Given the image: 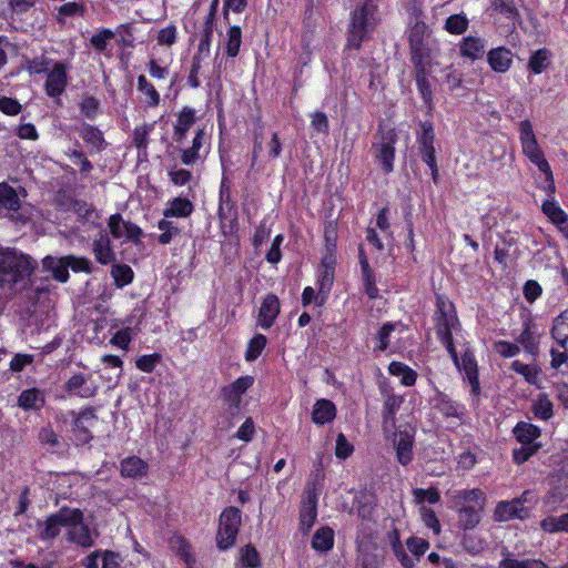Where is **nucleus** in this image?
Returning a JSON list of instances; mask_svg holds the SVG:
<instances>
[{
	"label": "nucleus",
	"mask_w": 568,
	"mask_h": 568,
	"mask_svg": "<svg viewBox=\"0 0 568 568\" xmlns=\"http://www.w3.org/2000/svg\"><path fill=\"white\" fill-rule=\"evenodd\" d=\"M20 206V193L8 183H0V214L14 219Z\"/></svg>",
	"instance_id": "nucleus-14"
},
{
	"label": "nucleus",
	"mask_w": 568,
	"mask_h": 568,
	"mask_svg": "<svg viewBox=\"0 0 568 568\" xmlns=\"http://www.w3.org/2000/svg\"><path fill=\"white\" fill-rule=\"evenodd\" d=\"M148 464L138 456H131L121 462V476L128 478H140L146 475Z\"/></svg>",
	"instance_id": "nucleus-30"
},
{
	"label": "nucleus",
	"mask_w": 568,
	"mask_h": 568,
	"mask_svg": "<svg viewBox=\"0 0 568 568\" xmlns=\"http://www.w3.org/2000/svg\"><path fill=\"white\" fill-rule=\"evenodd\" d=\"M396 133L393 130L382 132L379 141L373 144L376 161L382 165L385 173L394 169Z\"/></svg>",
	"instance_id": "nucleus-8"
},
{
	"label": "nucleus",
	"mask_w": 568,
	"mask_h": 568,
	"mask_svg": "<svg viewBox=\"0 0 568 568\" xmlns=\"http://www.w3.org/2000/svg\"><path fill=\"white\" fill-rule=\"evenodd\" d=\"M111 275L118 287H124L130 284L133 280V271L129 265H113Z\"/></svg>",
	"instance_id": "nucleus-54"
},
{
	"label": "nucleus",
	"mask_w": 568,
	"mask_h": 568,
	"mask_svg": "<svg viewBox=\"0 0 568 568\" xmlns=\"http://www.w3.org/2000/svg\"><path fill=\"white\" fill-rule=\"evenodd\" d=\"M334 273L335 272L329 270L320 268L318 296H322V301L320 302V304H323L325 302L331 292V287L334 282Z\"/></svg>",
	"instance_id": "nucleus-58"
},
{
	"label": "nucleus",
	"mask_w": 568,
	"mask_h": 568,
	"mask_svg": "<svg viewBox=\"0 0 568 568\" xmlns=\"http://www.w3.org/2000/svg\"><path fill=\"white\" fill-rule=\"evenodd\" d=\"M414 501L420 507L424 506L425 503L428 504H437L440 500L439 491L436 488L423 489V488H414L413 489Z\"/></svg>",
	"instance_id": "nucleus-53"
},
{
	"label": "nucleus",
	"mask_w": 568,
	"mask_h": 568,
	"mask_svg": "<svg viewBox=\"0 0 568 568\" xmlns=\"http://www.w3.org/2000/svg\"><path fill=\"white\" fill-rule=\"evenodd\" d=\"M481 509H483V507H473V506L459 508V518L466 529L473 528L479 523V520H480L479 513Z\"/></svg>",
	"instance_id": "nucleus-56"
},
{
	"label": "nucleus",
	"mask_w": 568,
	"mask_h": 568,
	"mask_svg": "<svg viewBox=\"0 0 568 568\" xmlns=\"http://www.w3.org/2000/svg\"><path fill=\"white\" fill-rule=\"evenodd\" d=\"M169 545L171 550L179 555L189 567L194 564L195 559L191 552V547L184 537L174 535L170 538Z\"/></svg>",
	"instance_id": "nucleus-36"
},
{
	"label": "nucleus",
	"mask_w": 568,
	"mask_h": 568,
	"mask_svg": "<svg viewBox=\"0 0 568 568\" xmlns=\"http://www.w3.org/2000/svg\"><path fill=\"white\" fill-rule=\"evenodd\" d=\"M34 263L31 257L13 250H0V285L16 283L18 276L31 273Z\"/></svg>",
	"instance_id": "nucleus-5"
},
{
	"label": "nucleus",
	"mask_w": 568,
	"mask_h": 568,
	"mask_svg": "<svg viewBox=\"0 0 568 568\" xmlns=\"http://www.w3.org/2000/svg\"><path fill=\"white\" fill-rule=\"evenodd\" d=\"M240 559L245 567L257 568L261 559L257 550L252 545H246L240 550Z\"/></svg>",
	"instance_id": "nucleus-59"
},
{
	"label": "nucleus",
	"mask_w": 568,
	"mask_h": 568,
	"mask_svg": "<svg viewBox=\"0 0 568 568\" xmlns=\"http://www.w3.org/2000/svg\"><path fill=\"white\" fill-rule=\"evenodd\" d=\"M70 415L73 417L74 430L83 435L81 437L83 442H88L91 438L89 434V427L93 426L98 419L94 408L88 407L83 409L79 415H75V413L72 410L70 412Z\"/></svg>",
	"instance_id": "nucleus-24"
},
{
	"label": "nucleus",
	"mask_w": 568,
	"mask_h": 568,
	"mask_svg": "<svg viewBox=\"0 0 568 568\" xmlns=\"http://www.w3.org/2000/svg\"><path fill=\"white\" fill-rule=\"evenodd\" d=\"M71 508L62 507L59 511L50 515L45 520L37 523L38 537L43 541L57 538L62 528L67 529L69 523V511Z\"/></svg>",
	"instance_id": "nucleus-9"
},
{
	"label": "nucleus",
	"mask_w": 568,
	"mask_h": 568,
	"mask_svg": "<svg viewBox=\"0 0 568 568\" xmlns=\"http://www.w3.org/2000/svg\"><path fill=\"white\" fill-rule=\"evenodd\" d=\"M138 91L144 94L145 102L149 108H156L160 104V93L156 91L154 85L146 79L145 75L141 74L138 77Z\"/></svg>",
	"instance_id": "nucleus-38"
},
{
	"label": "nucleus",
	"mask_w": 568,
	"mask_h": 568,
	"mask_svg": "<svg viewBox=\"0 0 568 568\" xmlns=\"http://www.w3.org/2000/svg\"><path fill=\"white\" fill-rule=\"evenodd\" d=\"M469 20L465 13L449 16L444 24V29L450 34H463L468 29Z\"/></svg>",
	"instance_id": "nucleus-46"
},
{
	"label": "nucleus",
	"mask_w": 568,
	"mask_h": 568,
	"mask_svg": "<svg viewBox=\"0 0 568 568\" xmlns=\"http://www.w3.org/2000/svg\"><path fill=\"white\" fill-rule=\"evenodd\" d=\"M92 251L97 262L102 265H106L115 261V253L112 248L111 239L106 231L99 232L94 237Z\"/></svg>",
	"instance_id": "nucleus-17"
},
{
	"label": "nucleus",
	"mask_w": 568,
	"mask_h": 568,
	"mask_svg": "<svg viewBox=\"0 0 568 568\" xmlns=\"http://www.w3.org/2000/svg\"><path fill=\"white\" fill-rule=\"evenodd\" d=\"M242 523L241 510L236 507L224 509L220 516V527L216 536L217 546L225 550L231 548L239 532Z\"/></svg>",
	"instance_id": "nucleus-6"
},
{
	"label": "nucleus",
	"mask_w": 568,
	"mask_h": 568,
	"mask_svg": "<svg viewBox=\"0 0 568 568\" xmlns=\"http://www.w3.org/2000/svg\"><path fill=\"white\" fill-rule=\"evenodd\" d=\"M396 456L402 465H408L413 459L414 436L409 432H399L395 439Z\"/></svg>",
	"instance_id": "nucleus-23"
},
{
	"label": "nucleus",
	"mask_w": 568,
	"mask_h": 568,
	"mask_svg": "<svg viewBox=\"0 0 568 568\" xmlns=\"http://www.w3.org/2000/svg\"><path fill=\"white\" fill-rule=\"evenodd\" d=\"M487 61L495 72L504 73L513 63V53L505 47H498L487 53Z\"/></svg>",
	"instance_id": "nucleus-21"
},
{
	"label": "nucleus",
	"mask_w": 568,
	"mask_h": 568,
	"mask_svg": "<svg viewBox=\"0 0 568 568\" xmlns=\"http://www.w3.org/2000/svg\"><path fill=\"white\" fill-rule=\"evenodd\" d=\"M114 36L113 31L103 29L91 37L90 43L95 51L102 52Z\"/></svg>",
	"instance_id": "nucleus-61"
},
{
	"label": "nucleus",
	"mask_w": 568,
	"mask_h": 568,
	"mask_svg": "<svg viewBox=\"0 0 568 568\" xmlns=\"http://www.w3.org/2000/svg\"><path fill=\"white\" fill-rule=\"evenodd\" d=\"M406 546H407L408 550L413 554V556L417 560H419V558L429 548V542L419 537H409L406 541Z\"/></svg>",
	"instance_id": "nucleus-62"
},
{
	"label": "nucleus",
	"mask_w": 568,
	"mask_h": 568,
	"mask_svg": "<svg viewBox=\"0 0 568 568\" xmlns=\"http://www.w3.org/2000/svg\"><path fill=\"white\" fill-rule=\"evenodd\" d=\"M499 568H549L545 562L536 559L518 560L505 558L499 562Z\"/></svg>",
	"instance_id": "nucleus-55"
},
{
	"label": "nucleus",
	"mask_w": 568,
	"mask_h": 568,
	"mask_svg": "<svg viewBox=\"0 0 568 568\" xmlns=\"http://www.w3.org/2000/svg\"><path fill=\"white\" fill-rule=\"evenodd\" d=\"M390 540H392V549H393L396 558L402 564V566L404 568H414L418 560L415 557H409L406 554L404 546L399 540L398 532L396 530L392 532Z\"/></svg>",
	"instance_id": "nucleus-43"
},
{
	"label": "nucleus",
	"mask_w": 568,
	"mask_h": 568,
	"mask_svg": "<svg viewBox=\"0 0 568 568\" xmlns=\"http://www.w3.org/2000/svg\"><path fill=\"white\" fill-rule=\"evenodd\" d=\"M317 499L315 494L308 493L307 497L304 499L301 514L300 521L301 527L306 531L312 528L317 517V508H316Z\"/></svg>",
	"instance_id": "nucleus-32"
},
{
	"label": "nucleus",
	"mask_w": 568,
	"mask_h": 568,
	"mask_svg": "<svg viewBox=\"0 0 568 568\" xmlns=\"http://www.w3.org/2000/svg\"><path fill=\"white\" fill-rule=\"evenodd\" d=\"M541 209L554 224L561 225L565 224L568 220L567 214L561 210V207L554 199L546 200L542 203Z\"/></svg>",
	"instance_id": "nucleus-48"
},
{
	"label": "nucleus",
	"mask_w": 568,
	"mask_h": 568,
	"mask_svg": "<svg viewBox=\"0 0 568 568\" xmlns=\"http://www.w3.org/2000/svg\"><path fill=\"white\" fill-rule=\"evenodd\" d=\"M519 140L523 153L538 168L541 173L545 174L546 180L552 183L554 178L550 165L545 159L544 152L539 148L529 120H524L519 123Z\"/></svg>",
	"instance_id": "nucleus-4"
},
{
	"label": "nucleus",
	"mask_w": 568,
	"mask_h": 568,
	"mask_svg": "<svg viewBox=\"0 0 568 568\" xmlns=\"http://www.w3.org/2000/svg\"><path fill=\"white\" fill-rule=\"evenodd\" d=\"M43 268L48 272H51L52 276L62 283H65L69 278V266L67 265L65 257H53L45 256L42 260Z\"/></svg>",
	"instance_id": "nucleus-31"
},
{
	"label": "nucleus",
	"mask_w": 568,
	"mask_h": 568,
	"mask_svg": "<svg viewBox=\"0 0 568 568\" xmlns=\"http://www.w3.org/2000/svg\"><path fill=\"white\" fill-rule=\"evenodd\" d=\"M436 406L439 412L447 417L460 418L465 410V407L462 404L452 400L446 395H440L438 397Z\"/></svg>",
	"instance_id": "nucleus-41"
},
{
	"label": "nucleus",
	"mask_w": 568,
	"mask_h": 568,
	"mask_svg": "<svg viewBox=\"0 0 568 568\" xmlns=\"http://www.w3.org/2000/svg\"><path fill=\"white\" fill-rule=\"evenodd\" d=\"M195 122V112L193 109L184 108L174 124V140L176 142H182L187 131L192 128Z\"/></svg>",
	"instance_id": "nucleus-33"
},
{
	"label": "nucleus",
	"mask_w": 568,
	"mask_h": 568,
	"mask_svg": "<svg viewBox=\"0 0 568 568\" xmlns=\"http://www.w3.org/2000/svg\"><path fill=\"white\" fill-rule=\"evenodd\" d=\"M254 384L252 376H241L230 385L223 387V398L230 406V408L237 410L242 403L243 394Z\"/></svg>",
	"instance_id": "nucleus-12"
},
{
	"label": "nucleus",
	"mask_w": 568,
	"mask_h": 568,
	"mask_svg": "<svg viewBox=\"0 0 568 568\" xmlns=\"http://www.w3.org/2000/svg\"><path fill=\"white\" fill-rule=\"evenodd\" d=\"M69 514L67 539L82 548L92 547L94 539L90 528L84 524L83 513L78 508H71Z\"/></svg>",
	"instance_id": "nucleus-7"
},
{
	"label": "nucleus",
	"mask_w": 568,
	"mask_h": 568,
	"mask_svg": "<svg viewBox=\"0 0 568 568\" xmlns=\"http://www.w3.org/2000/svg\"><path fill=\"white\" fill-rule=\"evenodd\" d=\"M551 336L560 347L568 351V307L555 317Z\"/></svg>",
	"instance_id": "nucleus-29"
},
{
	"label": "nucleus",
	"mask_w": 568,
	"mask_h": 568,
	"mask_svg": "<svg viewBox=\"0 0 568 568\" xmlns=\"http://www.w3.org/2000/svg\"><path fill=\"white\" fill-rule=\"evenodd\" d=\"M377 22V7L373 1L366 0L352 13L348 26L347 47L358 50L362 42L369 38Z\"/></svg>",
	"instance_id": "nucleus-1"
},
{
	"label": "nucleus",
	"mask_w": 568,
	"mask_h": 568,
	"mask_svg": "<svg viewBox=\"0 0 568 568\" xmlns=\"http://www.w3.org/2000/svg\"><path fill=\"white\" fill-rule=\"evenodd\" d=\"M280 301L276 295L267 294L261 305L258 314V325L263 329H268L280 314Z\"/></svg>",
	"instance_id": "nucleus-19"
},
{
	"label": "nucleus",
	"mask_w": 568,
	"mask_h": 568,
	"mask_svg": "<svg viewBox=\"0 0 568 568\" xmlns=\"http://www.w3.org/2000/svg\"><path fill=\"white\" fill-rule=\"evenodd\" d=\"M205 142V132L204 130H199L193 139L192 146L183 150L181 160L185 165L193 164L196 160H199V151L203 146Z\"/></svg>",
	"instance_id": "nucleus-40"
},
{
	"label": "nucleus",
	"mask_w": 568,
	"mask_h": 568,
	"mask_svg": "<svg viewBox=\"0 0 568 568\" xmlns=\"http://www.w3.org/2000/svg\"><path fill=\"white\" fill-rule=\"evenodd\" d=\"M242 43V30L237 26L231 27L226 32L225 52L230 58H235Z\"/></svg>",
	"instance_id": "nucleus-42"
},
{
	"label": "nucleus",
	"mask_w": 568,
	"mask_h": 568,
	"mask_svg": "<svg viewBox=\"0 0 568 568\" xmlns=\"http://www.w3.org/2000/svg\"><path fill=\"white\" fill-rule=\"evenodd\" d=\"M383 408L384 425L394 424V416L399 409L403 397L387 392Z\"/></svg>",
	"instance_id": "nucleus-44"
},
{
	"label": "nucleus",
	"mask_w": 568,
	"mask_h": 568,
	"mask_svg": "<svg viewBox=\"0 0 568 568\" xmlns=\"http://www.w3.org/2000/svg\"><path fill=\"white\" fill-rule=\"evenodd\" d=\"M388 372L393 376L399 377L400 383L405 386H413L416 383V372L406 364L400 362H392L388 366Z\"/></svg>",
	"instance_id": "nucleus-37"
},
{
	"label": "nucleus",
	"mask_w": 568,
	"mask_h": 568,
	"mask_svg": "<svg viewBox=\"0 0 568 568\" xmlns=\"http://www.w3.org/2000/svg\"><path fill=\"white\" fill-rule=\"evenodd\" d=\"M266 345V337L262 334L255 335L248 343L246 352H245V359L247 362L255 361L262 353Z\"/></svg>",
	"instance_id": "nucleus-57"
},
{
	"label": "nucleus",
	"mask_w": 568,
	"mask_h": 568,
	"mask_svg": "<svg viewBox=\"0 0 568 568\" xmlns=\"http://www.w3.org/2000/svg\"><path fill=\"white\" fill-rule=\"evenodd\" d=\"M361 266L364 276L365 293L369 298H376L378 296V288L375 285L373 272L363 253H361Z\"/></svg>",
	"instance_id": "nucleus-49"
},
{
	"label": "nucleus",
	"mask_w": 568,
	"mask_h": 568,
	"mask_svg": "<svg viewBox=\"0 0 568 568\" xmlns=\"http://www.w3.org/2000/svg\"><path fill=\"white\" fill-rule=\"evenodd\" d=\"M336 416V407L333 402L322 398L315 402L312 410V420L316 425L331 423Z\"/></svg>",
	"instance_id": "nucleus-25"
},
{
	"label": "nucleus",
	"mask_w": 568,
	"mask_h": 568,
	"mask_svg": "<svg viewBox=\"0 0 568 568\" xmlns=\"http://www.w3.org/2000/svg\"><path fill=\"white\" fill-rule=\"evenodd\" d=\"M153 128L154 124H143L134 129L133 143L139 150H145L148 148L149 135Z\"/></svg>",
	"instance_id": "nucleus-60"
},
{
	"label": "nucleus",
	"mask_w": 568,
	"mask_h": 568,
	"mask_svg": "<svg viewBox=\"0 0 568 568\" xmlns=\"http://www.w3.org/2000/svg\"><path fill=\"white\" fill-rule=\"evenodd\" d=\"M178 30L174 24H170L158 32L156 40L161 45L171 47L175 43Z\"/></svg>",
	"instance_id": "nucleus-64"
},
{
	"label": "nucleus",
	"mask_w": 568,
	"mask_h": 568,
	"mask_svg": "<svg viewBox=\"0 0 568 568\" xmlns=\"http://www.w3.org/2000/svg\"><path fill=\"white\" fill-rule=\"evenodd\" d=\"M436 333L445 345L454 363L459 365L458 355L453 343V331L458 326V318L452 304L438 298L435 313Z\"/></svg>",
	"instance_id": "nucleus-3"
},
{
	"label": "nucleus",
	"mask_w": 568,
	"mask_h": 568,
	"mask_svg": "<svg viewBox=\"0 0 568 568\" xmlns=\"http://www.w3.org/2000/svg\"><path fill=\"white\" fill-rule=\"evenodd\" d=\"M334 545V531L332 528L322 527L313 536L312 547L317 551H328Z\"/></svg>",
	"instance_id": "nucleus-39"
},
{
	"label": "nucleus",
	"mask_w": 568,
	"mask_h": 568,
	"mask_svg": "<svg viewBox=\"0 0 568 568\" xmlns=\"http://www.w3.org/2000/svg\"><path fill=\"white\" fill-rule=\"evenodd\" d=\"M68 82L67 69L62 63H57L48 73L45 80V92L50 98L60 99Z\"/></svg>",
	"instance_id": "nucleus-13"
},
{
	"label": "nucleus",
	"mask_w": 568,
	"mask_h": 568,
	"mask_svg": "<svg viewBox=\"0 0 568 568\" xmlns=\"http://www.w3.org/2000/svg\"><path fill=\"white\" fill-rule=\"evenodd\" d=\"M487 41L481 37H464L458 44L462 58L475 61L481 59L486 53Z\"/></svg>",
	"instance_id": "nucleus-16"
},
{
	"label": "nucleus",
	"mask_w": 568,
	"mask_h": 568,
	"mask_svg": "<svg viewBox=\"0 0 568 568\" xmlns=\"http://www.w3.org/2000/svg\"><path fill=\"white\" fill-rule=\"evenodd\" d=\"M44 403V394L38 388L24 389L18 397V406L24 410H40Z\"/></svg>",
	"instance_id": "nucleus-28"
},
{
	"label": "nucleus",
	"mask_w": 568,
	"mask_h": 568,
	"mask_svg": "<svg viewBox=\"0 0 568 568\" xmlns=\"http://www.w3.org/2000/svg\"><path fill=\"white\" fill-rule=\"evenodd\" d=\"M511 369L525 377L526 382L536 385L539 379V369L535 365L524 364L519 361L511 363Z\"/></svg>",
	"instance_id": "nucleus-52"
},
{
	"label": "nucleus",
	"mask_w": 568,
	"mask_h": 568,
	"mask_svg": "<svg viewBox=\"0 0 568 568\" xmlns=\"http://www.w3.org/2000/svg\"><path fill=\"white\" fill-rule=\"evenodd\" d=\"M398 327H403V325L399 322H397V323L387 322V323L383 324L379 327V329L377 331V333L375 334V339H376L375 351H378V352L387 351L390 347L393 333Z\"/></svg>",
	"instance_id": "nucleus-34"
},
{
	"label": "nucleus",
	"mask_w": 568,
	"mask_h": 568,
	"mask_svg": "<svg viewBox=\"0 0 568 568\" xmlns=\"http://www.w3.org/2000/svg\"><path fill=\"white\" fill-rule=\"evenodd\" d=\"M535 416L548 420L552 416V403L546 394H539L532 403Z\"/></svg>",
	"instance_id": "nucleus-50"
},
{
	"label": "nucleus",
	"mask_w": 568,
	"mask_h": 568,
	"mask_svg": "<svg viewBox=\"0 0 568 568\" xmlns=\"http://www.w3.org/2000/svg\"><path fill=\"white\" fill-rule=\"evenodd\" d=\"M99 105L100 103L95 98L85 95L80 102V110L88 119H94L98 114Z\"/></svg>",
	"instance_id": "nucleus-63"
},
{
	"label": "nucleus",
	"mask_w": 568,
	"mask_h": 568,
	"mask_svg": "<svg viewBox=\"0 0 568 568\" xmlns=\"http://www.w3.org/2000/svg\"><path fill=\"white\" fill-rule=\"evenodd\" d=\"M540 527L544 531L555 534L559 531L568 532V513L558 517L548 516L540 521Z\"/></svg>",
	"instance_id": "nucleus-45"
},
{
	"label": "nucleus",
	"mask_w": 568,
	"mask_h": 568,
	"mask_svg": "<svg viewBox=\"0 0 568 568\" xmlns=\"http://www.w3.org/2000/svg\"><path fill=\"white\" fill-rule=\"evenodd\" d=\"M550 52L542 48L535 51L529 58L528 67L535 74H540L549 65Z\"/></svg>",
	"instance_id": "nucleus-47"
},
{
	"label": "nucleus",
	"mask_w": 568,
	"mask_h": 568,
	"mask_svg": "<svg viewBox=\"0 0 568 568\" xmlns=\"http://www.w3.org/2000/svg\"><path fill=\"white\" fill-rule=\"evenodd\" d=\"M458 361L459 365H455L459 371L464 372L465 378L470 385L473 395L478 396L480 394V385L478 381L477 362L474 357V354L469 351H466L460 358L458 357Z\"/></svg>",
	"instance_id": "nucleus-15"
},
{
	"label": "nucleus",
	"mask_w": 568,
	"mask_h": 568,
	"mask_svg": "<svg viewBox=\"0 0 568 568\" xmlns=\"http://www.w3.org/2000/svg\"><path fill=\"white\" fill-rule=\"evenodd\" d=\"M108 227L114 239H124L125 241H130L134 244H139L141 242V236L143 234L141 227L134 223L125 221L119 213L112 214L109 217Z\"/></svg>",
	"instance_id": "nucleus-10"
},
{
	"label": "nucleus",
	"mask_w": 568,
	"mask_h": 568,
	"mask_svg": "<svg viewBox=\"0 0 568 568\" xmlns=\"http://www.w3.org/2000/svg\"><path fill=\"white\" fill-rule=\"evenodd\" d=\"M64 389L70 395L91 398L95 396L99 386L91 374L75 373L65 382Z\"/></svg>",
	"instance_id": "nucleus-11"
},
{
	"label": "nucleus",
	"mask_w": 568,
	"mask_h": 568,
	"mask_svg": "<svg viewBox=\"0 0 568 568\" xmlns=\"http://www.w3.org/2000/svg\"><path fill=\"white\" fill-rule=\"evenodd\" d=\"M455 505L460 507H484L485 498L480 489H460L450 493Z\"/></svg>",
	"instance_id": "nucleus-22"
},
{
	"label": "nucleus",
	"mask_w": 568,
	"mask_h": 568,
	"mask_svg": "<svg viewBox=\"0 0 568 568\" xmlns=\"http://www.w3.org/2000/svg\"><path fill=\"white\" fill-rule=\"evenodd\" d=\"M158 229L161 231L158 240L163 245L169 244L173 237L180 233L179 227L172 221H170L169 217H163L160 220L158 223Z\"/></svg>",
	"instance_id": "nucleus-51"
},
{
	"label": "nucleus",
	"mask_w": 568,
	"mask_h": 568,
	"mask_svg": "<svg viewBox=\"0 0 568 568\" xmlns=\"http://www.w3.org/2000/svg\"><path fill=\"white\" fill-rule=\"evenodd\" d=\"M423 161L429 166L434 178L437 174V164L434 148V133L432 126L423 124V135L419 139Z\"/></svg>",
	"instance_id": "nucleus-20"
},
{
	"label": "nucleus",
	"mask_w": 568,
	"mask_h": 568,
	"mask_svg": "<svg viewBox=\"0 0 568 568\" xmlns=\"http://www.w3.org/2000/svg\"><path fill=\"white\" fill-rule=\"evenodd\" d=\"M514 435L523 445L531 446L540 436V429L530 423L520 422L515 426Z\"/></svg>",
	"instance_id": "nucleus-35"
},
{
	"label": "nucleus",
	"mask_w": 568,
	"mask_h": 568,
	"mask_svg": "<svg viewBox=\"0 0 568 568\" xmlns=\"http://www.w3.org/2000/svg\"><path fill=\"white\" fill-rule=\"evenodd\" d=\"M194 211L193 203L186 197H175L168 201L166 207L163 211L164 217H189Z\"/></svg>",
	"instance_id": "nucleus-27"
},
{
	"label": "nucleus",
	"mask_w": 568,
	"mask_h": 568,
	"mask_svg": "<svg viewBox=\"0 0 568 568\" xmlns=\"http://www.w3.org/2000/svg\"><path fill=\"white\" fill-rule=\"evenodd\" d=\"M528 514L529 510L521 504V499L500 501L495 509V518L499 521H507L516 518L524 519Z\"/></svg>",
	"instance_id": "nucleus-18"
},
{
	"label": "nucleus",
	"mask_w": 568,
	"mask_h": 568,
	"mask_svg": "<svg viewBox=\"0 0 568 568\" xmlns=\"http://www.w3.org/2000/svg\"><path fill=\"white\" fill-rule=\"evenodd\" d=\"M429 67L430 63L414 64L416 85L426 104H430L433 98L432 85L427 77Z\"/></svg>",
	"instance_id": "nucleus-26"
},
{
	"label": "nucleus",
	"mask_w": 568,
	"mask_h": 568,
	"mask_svg": "<svg viewBox=\"0 0 568 568\" xmlns=\"http://www.w3.org/2000/svg\"><path fill=\"white\" fill-rule=\"evenodd\" d=\"M409 49L413 64L430 63L438 55L437 41L423 21H416L409 30Z\"/></svg>",
	"instance_id": "nucleus-2"
}]
</instances>
